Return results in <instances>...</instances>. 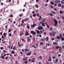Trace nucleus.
Instances as JSON below:
<instances>
[{
	"instance_id": "f257e3e1",
	"label": "nucleus",
	"mask_w": 64,
	"mask_h": 64,
	"mask_svg": "<svg viewBox=\"0 0 64 64\" xmlns=\"http://www.w3.org/2000/svg\"><path fill=\"white\" fill-rule=\"evenodd\" d=\"M54 21L55 22V24L54 25V26H56L57 24H58V21L56 20L55 19H54Z\"/></svg>"
},
{
	"instance_id": "f03ea898",
	"label": "nucleus",
	"mask_w": 64,
	"mask_h": 64,
	"mask_svg": "<svg viewBox=\"0 0 64 64\" xmlns=\"http://www.w3.org/2000/svg\"><path fill=\"white\" fill-rule=\"evenodd\" d=\"M43 29V28L42 26H39L38 28V30H42Z\"/></svg>"
},
{
	"instance_id": "7ed1b4c3",
	"label": "nucleus",
	"mask_w": 64,
	"mask_h": 64,
	"mask_svg": "<svg viewBox=\"0 0 64 64\" xmlns=\"http://www.w3.org/2000/svg\"><path fill=\"white\" fill-rule=\"evenodd\" d=\"M58 61V59H56L55 60H54V63H56Z\"/></svg>"
},
{
	"instance_id": "20e7f679",
	"label": "nucleus",
	"mask_w": 64,
	"mask_h": 64,
	"mask_svg": "<svg viewBox=\"0 0 64 64\" xmlns=\"http://www.w3.org/2000/svg\"><path fill=\"white\" fill-rule=\"evenodd\" d=\"M43 23V21H42L40 22V23L41 24H42V26H43V27H44L45 26V25H44V24H45V23Z\"/></svg>"
},
{
	"instance_id": "39448f33",
	"label": "nucleus",
	"mask_w": 64,
	"mask_h": 64,
	"mask_svg": "<svg viewBox=\"0 0 64 64\" xmlns=\"http://www.w3.org/2000/svg\"><path fill=\"white\" fill-rule=\"evenodd\" d=\"M55 2L56 3H57V4H58V3H60V1L59 0H56L55 1Z\"/></svg>"
},
{
	"instance_id": "423d86ee",
	"label": "nucleus",
	"mask_w": 64,
	"mask_h": 64,
	"mask_svg": "<svg viewBox=\"0 0 64 64\" xmlns=\"http://www.w3.org/2000/svg\"><path fill=\"white\" fill-rule=\"evenodd\" d=\"M31 34H32L33 35H36V32H34V31H32L31 32Z\"/></svg>"
},
{
	"instance_id": "0eeeda50",
	"label": "nucleus",
	"mask_w": 64,
	"mask_h": 64,
	"mask_svg": "<svg viewBox=\"0 0 64 64\" xmlns=\"http://www.w3.org/2000/svg\"><path fill=\"white\" fill-rule=\"evenodd\" d=\"M48 61L49 62H50V61H52V58H51V56H50L49 57V58L48 59Z\"/></svg>"
},
{
	"instance_id": "6e6552de",
	"label": "nucleus",
	"mask_w": 64,
	"mask_h": 64,
	"mask_svg": "<svg viewBox=\"0 0 64 64\" xmlns=\"http://www.w3.org/2000/svg\"><path fill=\"white\" fill-rule=\"evenodd\" d=\"M36 32L38 34H41V33L38 30H36Z\"/></svg>"
},
{
	"instance_id": "1a4fd4ad",
	"label": "nucleus",
	"mask_w": 64,
	"mask_h": 64,
	"mask_svg": "<svg viewBox=\"0 0 64 64\" xmlns=\"http://www.w3.org/2000/svg\"><path fill=\"white\" fill-rule=\"evenodd\" d=\"M45 40H46V41L48 42V40H49V37H47L46 38H45Z\"/></svg>"
},
{
	"instance_id": "9d476101",
	"label": "nucleus",
	"mask_w": 64,
	"mask_h": 64,
	"mask_svg": "<svg viewBox=\"0 0 64 64\" xmlns=\"http://www.w3.org/2000/svg\"><path fill=\"white\" fill-rule=\"evenodd\" d=\"M27 39V41L28 42H30V41H31V39L30 38H28Z\"/></svg>"
},
{
	"instance_id": "9b49d317",
	"label": "nucleus",
	"mask_w": 64,
	"mask_h": 64,
	"mask_svg": "<svg viewBox=\"0 0 64 64\" xmlns=\"http://www.w3.org/2000/svg\"><path fill=\"white\" fill-rule=\"evenodd\" d=\"M31 52H29V53L26 54V55L27 56H29V55H31Z\"/></svg>"
},
{
	"instance_id": "f8f14e48",
	"label": "nucleus",
	"mask_w": 64,
	"mask_h": 64,
	"mask_svg": "<svg viewBox=\"0 0 64 64\" xmlns=\"http://www.w3.org/2000/svg\"><path fill=\"white\" fill-rule=\"evenodd\" d=\"M12 49L13 50H16V47L15 46H14L12 48Z\"/></svg>"
},
{
	"instance_id": "ddd939ff",
	"label": "nucleus",
	"mask_w": 64,
	"mask_h": 64,
	"mask_svg": "<svg viewBox=\"0 0 64 64\" xmlns=\"http://www.w3.org/2000/svg\"><path fill=\"white\" fill-rule=\"evenodd\" d=\"M53 44H54V45H58V44L56 42H53Z\"/></svg>"
},
{
	"instance_id": "4468645a",
	"label": "nucleus",
	"mask_w": 64,
	"mask_h": 64,
	"mask_svg": "<svg viewBox=\"0 0 64 64\" xmlns=\"http://www.w3.org/2000/svg\"><path fill=\"white\" fill-rule=\"evenodd\" d=\"M52 33L53 34V35H52V36H54L55 35H56V32H52Z\"/></svg>"
},
{
	"instance_id": "2eb2a0df",
	"label": "nucleus",
	"mask_w": 64,
	"mask_h": 64,
	"mask_svg": "<svg viewBox=\"0 0 64 64\" xmlns=\"http://www.w3.org/2000/svg\"><path fill=\"white\" fill-rule=\"evenodd\" d=\"M61 49H62V48L60 47L59 49V51L60 52H61Z\"/></svg>"
},
{
	"instance_id": "dca6fc26",
	"label": "nucleus",
	"mask_w": 64,
	"mask_h": 64,
	"mask_svg": "<svg viewBox=\"0 0 64 64\" xmlns=\"http://www.w3.org/2000/svg\"><path fill=\"white\" fill-rule=\"evenodd\" d=\"M12 54H14L15 53V52L14 50H12V51L11 52Z\"/></svg>"
},
{
	"instance_id": "f3484780",
	"label": "nucleus",
	"mask_w": 64,
	"mask_h": 64,
	"mask_svg": "<svg viewBox=\"0 0 64 64\" xmlns=\"http://www.w3.org/2000/svg\"><path fill=\"white\" fill-rule=\"evenodd\" d=\"M60 14H63L64 13V12H62V11L60 10Z\"/></svg>"
},
{
	"instance_id": "a211bd4d",
	"label": "nucleus",
	"mask_w": 64,
	"mask_h": 64,
	"mask_svg": "<svg viewBox=\"0 0 64 64\" xmlns=\"http://www.w3.org/2000/svg\"><path fill=\"white\" fill-rule=\"evenodd\" d=\"M50 3L52 4V5H54V2H53L51 1L50 2Z\"/></svg>"
},
{
	"instance_id": "6ab92c4d",
	"label": "nucleus",
	"mask_w": 64,
	"mask_h": 64,
	"mask_svg": "<svg viewBox=\"0 0 64 64\" xmlns=\"http://www.w3.org/2000/svg\"><path fill=\"white\" fill-rule=\"evenodd\" d=\"M50 30L51 31H52L53 30V28H52L51 27H50Z\"/></svg>"
},
{
	"instance_id": "aec40b11",
	"label": "nucleus",
	"mask_w": 64,
	"mask_h": 64,
	"mask_svg": "<svg viewBox=\"0 0 64 64\" xmlns=\"http://www.w3.org/2000/svg\"><path fill=\"white\" fill-rule=\"evenodd\" d=\"M36 47H37V48H38V44L36 43Z\"/></svg>"
},
{
	"instance_id": "412c9836",
	"label": "nucleus",
	"mask_w": 64,
	"mask_h": 64,
	"mask_svg": "<svg viewBox=\"0 0 64 64\" xmlns=\"http://www.w3.org/2000/svg\"><path fill=\"white\" fill-rule=\"evenodd\" d=\"M36 25V24H33L32 26V27H34Z\"/></svg>"
},
{
	"instance_id": "4be33fe9",
	"label": "nucleus",
	"mask_w": 64,
	"mask_h": 64,
	"mask_svg": "<svg viewBox=\"0 0 64 64\" xmlns=\"http://www.w3.org/2000/svg\"><path fill=\"white\" fill-rule=\"evenodd\" d=\"M39 58L40 59H42V56H39Z\"/></svg>"
},
{
	"instance_id": "5701e85b",
	"label": "nucleus",
	"mask_w": 64,
	"mask_h": 64,
	"mask_svg": "<svg viewBox=\"0 0 64 64\" xmlns=\"http://www.w3.org/2000/svg\"><path fill=\"white\" fill-rule=\"evenodd\" d=\"M32 47H34V48H36V46H35L34 45H32Z\"/></svg>"
},
{
	"instance_id": "b1692460",
	"label": "nucleus",
	"mask_w": 64,
	"mask_h": 64,
	"mask_svg": "<svg viewBox=\"0 0 64 64\" xmlns=\"http://www.w3.org/2000/svg\"><path fill=\"white\" fill-rule=\"evenodd\" d=\"M60 46H56V49H58L59 48V47Z\"/></svg>"
},
{
	"instance_id": "393cba45",
	"label": "nucleus",
	"mask_w": 64,
	"mask_h": 64,
	"mask_svg": "<svg viewBox=\"0 0 64 64\" xmlns=\"http://www.w3.org/2000/svg\"><path fill=\"white\" fill-rule=\"evenodd\" d=\"M1 58L4 59H5V57L3 56H2L1 57Z\"/></svg>"
},
{
	"instance_id": "a878e982",
	"label": "nucleus",
	"mask_w": 64,
	"mask_h": 64,
	"mask_svg": "<svg viewBox=\"0 0 64 64\" xmlns=\"http://www.w3.org/2000/svg\"><path fill=\"white\" fill-rule=\"evenodd\" d=\"M35 6H36V8H38V7H39V6H38L37 4H36V5H35Z\"/></svg>"
},
{
	"instance_id": "bb28decb",
	"label": "nucleus",
	"mask_w": 64,
	"mask_h": 64,
	"mask_svg": "<svg viewBox=\"0 0 64 64\" xmlns=\"http://www.w3.org/2000/svg\"><path fill=\"white\" fill-rule=\"evenodd\" d=\"M58 6H61V4H60V3H58Z\"/></svg>"
},
{
	"instance_id": "cd10ccee",
	"label": "nucleus",
	"mask_w": 64,
	"mask_h": 64,
	"mask_svg": "<svg viewBox=\"0 0 64 64\" xmlns=\"http://www.w3.org/2000/svg\"><path fill=\"white\" fill-rule=\"evenodd\" d=\"M40 44L41 45H43V42H40Z\"/></svg>"
},
{
	"instance_id": "c85d7f7f",
	"label": "nucleus",
	"mask_w": 64,
	"mask_h": 64,
	"mask_svg": "<svg viewBox=\"0 0 64 64\" xmlns=\"http://www.w3.org/2000/svg\"><path fill=\"white\" fill-rule=\"evenodd\" d=\"M11 31V29H9L8 31V32L10 33Z\"/></svg>"
},
{
	"instance_id": "c756f323",
	"label": "nucleus",
	"mask_w": 64,
	"mask_h": 64,
	"mask_svg": "<svg viewBox=\"0 0 64 64\" xmlns=\"http://www.w3.org/2000/svg\"><path fill=\"white\" fill-rule=\"evenodd\" d=\"M25 36H29V34H25Z\"/></svg>"
},
{
	"instance_id": "7c9ffc66",
	"label": "nucleus",
	"mask_w": 64,
	"mask_h": 64,
	"mask_svg": "<svg viewBox=\"0 0 64 64\" xmlns=\"http://www.w3.org/2000/svg\"><path fill=\"white\" fill-rule=\"evenodd\" d=\"M52 14H56V12H54V11H52Z\"/></svg>"
},
{
	"instance_id": "2f4dec72",
	"label": "nucleus",
	"mask_w": 64,
	"mask_h": 64,
	"mask_svg": "<svg viewBox=\"0 0 64 64\" xmlns=\"http://www.w3.org/2000/svg\"><path fill=\"white\" fill-rule=\"evenodd\" d=\"M24 50H25V51L26 52L28 51H29V50L27 49V48H25L24 49Z\"/></svg>"
},
{
	"instance_id": "473e14b6",
	"label": "nucleus",
	"mask_w": 64,
	"mask_h": 64,
	"mask_svg": "<svg viewBox=\"0 0 64 64\" xmlns=\"http://www.w3.org/2000/svg\"><path fill=\"white\" fill-rule=\"evenodd\" d=\"M28 61H26V62H24V63L25 64H27V63H28Z\"/></svg>"
},
{
	"instance_id": "72a5a7b5",
	"label": "nucleus",
	"mask_w": 64,
	"mask_h": 64,
	"mask_svg": "<svg viewBox=\"0 0 64 64\" xmlns=\"http://www.w3.org/2000/svg\"><path fill=\"white\" fill-rule=\"evenodd\" d=\"M12 36V34L11 33H10L9 34V37H11Z\"/></svg>"
},
{
	"instance_id": "f704fd0d",
	"label": "nucleus",
	"mask_w": 64,
	"mask_h": 64,
	"mask_svg": "<svg viewBox=\"0 0 64 64\" xmlns=\"http://www.w3.org/2000/svg\"><path fill=\"white\" fill-rule=\"evenodd\" d=\"M27 28L28 29H29L30 26H27Z\"/></svg>"
},
{
	"instance_id": "c9c22d12",
	"label": "nucleus",
	"mask_w": 64,
	"mask_h": 64,
	"mask_svg": "<svg viewBox=\"0 0 64 64\" xmlns=\"http://www.w3.org/2000/svg\"><path fill=\"white\" fill-rule=\"evenodd\" d=\"M20 34H21V35H23L24 34V33H20Z\"/></svg>"
},
{
	"instance_id": "e433bc0d",
	"label": "nucleus",
	"mask_w": 64,
	"mask_h": 64,
	"mask_svg": "<svg viewBox=\"0 0 64 64\" xmlns=\"http://www.w3.org/2000/svg\"><path fill=\"white\" fill-rule=\"evenodd\" d=\"M57 39H60V37H59V36H58L57 37H56Z\"/></svg>"
},
{
	"instance_id": "4c0bfd02",
	"label": "nucleus",
	"mask_w": 64,
	"mask_h": 64,
	"mask_svg": "<svg viewBox=\"0 0 64 64\" xmlns=\"http://www.w3.org/2000/svg\"><path fill=\"white\" fill-rule=\"evenodd\" d=\"M52 59H55L56 58V57L55 56H53L52 57Z\"/></svg>"
},
{
	"instance_id": "58836bf2",
	"label": "nucleus",
	"mask_w": 64,
	"mask_h": 64,
	"mask_svg": "<svg viewBox=\"0 0 64 64\" xmlns=\"http://www.w3.org/2000/svg\"><path fill=\"white\" fill-rule=\"evenodd\" d=\"M3 35L4 36H6V33L4 32V33L3 34Z\"/></svg>"
},
{
	"instance_id": "ea45409f",
	"label": "nucleus",
	"mask_w": 64,
	"mask_h": 64,
	"mask_svg": "<svg viewBox=\"0 0 64 64\" xmlns=\"http://www.w3.org/2000/svg\"><path fill=\"white\" fill-rule=\"evenodd\" d=\"M50 16H53V14L51 13H50Z\"/></svg>"
},
{
	"instance_id": "a19ab883",
	"label": "nucleus",
	"mask_w": 64,
	"mask_h": 64,
	"mask_svg": "<svg viewBox=\"0 0 64 64\" xmlns=\"http://www.w3.org/2000/svg\"><path fill=\"white\" fill-rule=\"evenodd\" d=\"M32 62H35V60H32Z\"/></svg>"
},
{
	"instance_id": "79ce46f5",
	"label": "nucleus",
	"mask_w": 64,
	"mask_h": 64,
	"mask_svg": "<svg viewBox=\"0 0 64 64\" xmlns=\"http://www.w3.org/2000/svg\"><path fill=\"white\" fill-rule=\"evenodd\" d=\"M25 59H26V60H27V58H23V60H25Z\"/></svg>"
},
{
	"instance_id": "37998d69",
	"label": "nucleus",
	"mask_w": 64,
	"mask_h": 64,
	"mask_svg": "<svg viewBox=\"0 0 64 64\" xmlns=\"http://www.w3.org/2000/svg\"><path fill=\"white\" fill-rule=\"evenodd\" d=\"M10 57H12V56H13L12 55V54H10Z\"/></svg>"
},
{
	"instance_id": "c03bdc74",
	"label": "nucleus",
	"mask_w": 64,
	"mask_h": 64,
	"mask_svg": "<svg viewBox=\"0 0 64 64\" xmlns=\"http://www.w3.org/2000/svg\"><path fill=\"white\" fill-rule=\"evenodd\" d=\"M60 38H62V34H60Z\"/></svg>"
},
{
	"instance_id": "a18cd8bd",
	"label": "nucleus",
	"mask_w": 64,
	"mask_h": 64,
	"mask_svg": "<svg viewBox=\"0 0 64 64\" xmlns=\"http://www.w3.org/2000/svg\"><path fill=\"white\" fill-rule=\"evenodd\" d=\"M61 38V40L62 41H63V40H64V38Z\"/></svg>"
},
{
	"instance_id": "49530a36",
	"label": "nucleus",
	"mask_w": 64,
	"mask_h": 64,
	"mask_svg": "<svg viewBox=\"0 0 64 64\" xmlns=\"http://www.w3.org/2000/svg\"><path fill=\"white\" fill-rule=\"evenodd\" d=\"M60 56H61V54H58V57H60Z\"/></svg>"
},
{
	"instance_id": "de8ad7c7",
	"label": "nucleus",
	"mask_w": 64,
	"mask_h": 64,
	"mask_svg": "<svg viewBox=\"0 0 64 64\" xmlns=\"http://www.w3.org/2000/svg\"><path fill=\"white\" fill-rule=\"evenodd\" d=\"M5 59L6 60H8V56H6V57Z\"/></svg>"
},
{
	"instance_id": "09e8293b",
	"label": "nucleus",
	"mask_w": 64,
	"mask_h": 64,
	"mask_svg": "<svg viewBox=\"0 0 64 64\" xmlns=\"http://www.w3.org/2000/svg\"><path fill=\"white\" fill-rule=\"evenodd\" d=\"M24 20H23L22 21V23H23H23H24Z\"/></svg>"
},
{
	"instance_id": "8fccbe9b",
	"label": "nucleus",
	"mask_w": 64,
	"mask_h": 64,
	"mask_svg": "<svg viewBox=\"0 0 64 64\" xmlns=\"http://www.w3.org/2000/svg\"><path fill=\"white\" fill-rule=\"evenodd\" d=\"M42 21L43 23V22H45V19H44V20H43V21Z\"/></svg>"
},
{
	"instance_id": "3c124183",
	"label": "nucleus",
	"mask_w": 64,
	"mask_h": 64,
	"mask_svg": "<svg viewBox=\"0 0 64 64\" xmlns=\"http://www.w3.org/2000/svg\"><path fill=\"white\" fill-rule=\"evenodd\" d=\"M0 49H1V50H2V49H3V47H0Z\"/></svg>"
},
{
	"instance_id": "603ef678",
	"label": "nucleus",
	"mask_w": 64,
	"mask_h": 64,
	"mask_svg": "<svg viewBox=\"0 0 64 64\" xmlns=\"http://www.w3.org/2000/svg\"><path fill=\"white\" fill-rule=\"evenodd\" d=\"M48 6V4H45V7H47V6Z\"/></svg>"
},
{
	"instance_id": "864d4df0",
	"label": "nucleus",
	"mask_w": 64,
	"mask_h": 64,
	"mask_svg": "<svg viewBox=\"0 0 64 64\" xmlns=\"http://www.w3.org/2000/svg\"><path fill=\"white\" fill-rule=\"evenodd\" d=\"M46 25H47V28H49V27H50L49 26H48V24H47Z\"/></svg>"
},
{
	"instance_id": "5fc2aeb1",
	"label": "nucleus",
	"mask_w": 64,
	"mask_h": 64,
	"mask_svg": "<svg viewBox=\"0 0 64 64\" xmlns=\"http://www.w3.org/2000/svg\"><path fill=\"white\" fill-rule=\"evenodd\" d=\"M62 8H64V5H62Z\"/></svg>"
},
{
	"instance_id": "6e6d98bb",
	"label": "nucleus",
	"mask_w": 64,
	"mask_h": 64,
	"mask_svg": "<svg viewBox=\"0 0 64 64\" xmlns=\"http://www.w3.org/2000/svg\"><path fill=\"white\" fill-rule=\"evenodd\" d=\"M10 11H11V12H13V10H10Z\"/></svg>"
},
{
	"instance_id": "4d7b16f0",
	"label": "nucleus",
	"mask_w": 64,
	"mask_h": 64,
	"mask_svg": "<svg viewBox=\"0 0 64 64\" xmlns=\"http://www.w3.org/2000/svg\"><path fill=\"white\" fill-rule=\"evenodd\" d=\"M33 16H36V14H34L33 15Z\"/></svg>"
},
{
	"instance_id": "13d9d810",
	"label": "nucleus",
	"mask_w": 64,
	"mask_h": 64,
	"mask_svg": "<svg viewBox=\"0 0 64 64\" xmlns=\"http://www.w3.org/2000/svg\"><path fill=\"white\" fill-rule=\"evenodd\" d=\"M62 20H63L64 19V16H62Z\"/></svg>"
},
{
	"instance_id": "bf43d9fd",
	"label": "nucleus",
	"mask_w": 64,
	"mask_h": 64,
	"mask_svg": "<svg viewBox=\"0 0 64 64\" xmlns=\"http://www.w3.org/2000/svg\"><path fill=\"white\" fill-rule=\"evenodd\" d=\"M53 9L54 10H55V11H56L57 10V9L56 8H54Z\"/></svg>"
},
{
	"instance_id": "052dcab7",
	"label": "nucleus",
	"mask_w": 64,
	"mask_h": 64,
	"mask_svg": "<svg viewBox=\"0 0 64 64\" xmlns=\"http://www.w3.org/2000/svg\"><path fill=\"white\" fill-rule=\"evenodd\" d=\"M50 6V8H53V6Z\"/></svg>"
},
{
	"instance_id": "680f3d73",
	"label": "nucleus",
	"mask_w": 64,
	"mask_h": 64,
	"mask_svg": "<svg viewBox=\"0 0 64 64\" xmlns=\"http://www.w3.org/2000/svg\"><path fill=\"white\" fill-rule=\"evenodd\" d=\"M17 26L18 27H20V25H18Z\"/></svg>"
},
{
	"instance_id": "e2e57ef3",
	"label": "nucleus",
	"mask_w": 64,
	"mask_h": 64,
	"mask_svg": "<svg viewBox=\"0 0 64 64\" xmlns=\"http://www.w3.org/2000/svg\"><path fill=\"white\" fill-rule=\"evenodd\" d=\"M40 33H43V32L41 30L40 31Z\"/></svg>"
},
{
	"instance_id": "0e129e2a",
	"label": "nucleus",
	"mask_w": 64,
	"mask_h": 64,
	"mask_svg": "<svg viewBox=\"0 0 64 64\" xmlns=\"http://www.w3.org/2000/svg\"><path fill=\"white\" fill-rule=\"evenodd\" d=\"M61 2L62 3V4H64V2H63L62 1H61Z\"/></svg>"
},
{
	"instance_id": "69168bd1",
	"label": "nucleus",
	"mask_w": 64,
	"mask_h": 64,
	"mask_svg": "<svg viewBox=\"0 0 64 64\" xmlns=\"http://www.w3.org/2000/svg\"><path fill=\"white\" fill-rule=\"evenodd\" d=\"M39 64H42V62H39Z\"/></svg>"
},
{
	"instance_id": "338daca9",
	"label": "nucleus",
	"mask_w": 64,
	"mask_h": 64,
	"mask_svg": "<svg viewBox=\"0 0 64 64\" xmlns=\"http://www.w3.org/2000/svg\"><path fill=\"white\" fill-rule=\"evenodd\" d=\"M23 24H22V23H21V26H23Z\"/></svg>"
},
{
	"instance_id": "774afa93",
	"label": "nucleus",
	"mask_w": 64,
	"mask_h": 64,
	"mask_svg": "<svg viewBox=\"0 0 64 64\" xmlns=\"http://www.w3.org/2000/svg\"><path fill=\"white\" fill-rule=\"evenodd\" d=\"M7 27H8V26H5V28L6 29H7Z\"/></svg>"
}]
</instances>
